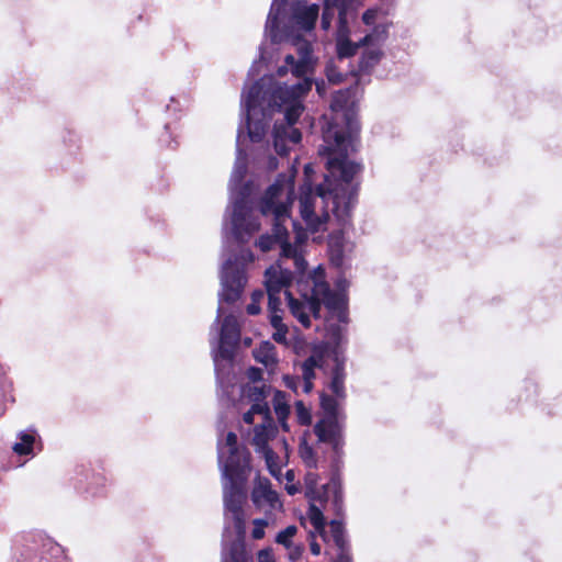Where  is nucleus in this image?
Returning a JSON list of instances; mask_svg holds the SVG:
<instances>
[{"mask_svg":"<svg viewBox=\"0 0 562 562\" xmlns=\"http://www.w3.org/2000/svg\"><path fill=\"white\" fill-rule=\"evenodd\" d=\"M300 457L302 458L304 464L310 469H316L317 468V459L315 456L314 449L304 443L300 447Z\"/></svg>","mask_w":562,"mask_h":562,"instance_id":"32","label":"nucleus"},{"mask_svg":"<svg viewBox=\"0 0 562 562\" xmlns=\"http://www.w3.org/2000/svg\"><path fill=\"white\" fill-rule=\"evenodd\" d=\"M250 472V453L247 450H229L224 473L234 484H245Z\"/></svg>","mask_w":562,"mask_h":562,"instance_id":"5","label":"nucleus"},{"mask_svg":"<svg viewBox=\"0 0 562 562\" xmlns=\"http://www.w3.org/2000/svg\"><path fill=\"white\" fill-rule=\"evenodd\" d=\"M267 526V521L263 519H256L254 521V529L251 531V537L256 540L262 539L265 537V527Z\"/></svg>","mask_w":562,"mask_h":562,"instance_id":"43","label":"nucleus"},{"mask_svg":"<svg viewBox=\"0 0 562 562\" xmlns=\"http://www.w3.org/2000/svg\"><path fill=\"white\" fill-rule=\"evenodd\" d=\"M336 312L338 313L337 316L340 322L347 321L346 305H344V307L341 310H337Z\"/></svg>","mask_w":562,"mask_h":562,"instance_id":"61","label":"nucleus"},{"mask_svg":"<svg viewBox=\"0 0 562 562\" xmlns=\"http://www.w3.org/2000/svg\"><path fill=\"white\" fill-rule=\"evenodd\" d=\"M249 558L241 546L234 544L229 550V562H248Z\"/></svg>","mask_w":562,"mask_h":562,"instance_id":"38","label":"nucleus"},{"mask_svg":"<svg viewBox=\"0 0 562 562\" xmlns=\"http://www.w3.org/2000/svg\"><path fill=\"white\" fill-rule=\"evenodd\" d=\"M330 340L335 344V348L337 349L344 338L342 328L339 325H333L329 329Z\"/></svg>","mask_w":562,"mask_h":562,"instance_id":"45","label":"nucleus"},{"mask_svg":"<svg viewBox=\"0 0 562 562\" xmlns=\"http://www.w3.org/2000/svg\"><path fill=\"white\" fill-rule=\"evenodd\" d=\"M313 358L316 362V368H322L324 363V351L321 349H315L313 353L308 357Z\"/></svg>","mask_w":562,"mask_h":562,"instance_id":"51","label":"nucleus"},{"mask_svg":"<svg viewBox=\"0 0 562 562\" xmlns=\"http://www.w3.org/2000/svg\"><path fill=\"white\" fill-rule=\"evenodd\" d=\"M312 381H313V380H304V386H303V389H304V392H305V393H310V392L312 391V389H313V386H314Z\"/></svg>","mask_w":562,"mask_h":562,"instance_id":"62","label":"nucleus"},{"mask_svg":"<svg viewBox=\"0 0 562 562\" xmlns=\"http://www.w3.org/2000/svg\"><path fill=\"white\" fill-rule=\"evenodd\" d=\"M268 426L266 424L257 425L254 428L252 445L259 450H266L267 462L270 460V454L273 453L272 450L268 447Z\"/></svg>","mask_w":562,"mask_h":562,"instance_id":"23","label":"nucleus"},{"mask_svg":"<svg viewBox=\"0 0 562 562\" xmlns=\"http://www.w3.org/2000/svg\"><path fill=\"white\" fill-rule=\"evenodd\" d=\"M272 99L279 110L282 105H286L284 110V119L288 126H293L302 115L304 106L297 99L294 88H278L272 93Z\"/></svg>","mask_w":562,"mask_h":562,"instance_id":"6","label":"nucleus"},{"mask_svg":"<svg viewBox=\"0 0 562 562\" xmlns=\"http://www.w3.org/2000/svg\"><path fill=\"white\" fill-rule=\"evenodd\" d=\"M346 102H347L346 94H345V93H342V92H338V93H336V94L333 97L330 108H331L334 111L341 110V109L345 106Z\"/></svg>","mask_w":562,"mask_h":562,"instance_id":"46","label":"nucleus"},{"mask_svg":"<svg viewBox=\"0 0 562 562\" xmlns=\"http://www.w3.org/2000/svg\"><path fill=\"white\" fill-rule=\"evenodd\" d=\"M249 411L255 415H262L267 422H271L270 408L267 402H251Z\"/></svg>","mask_w":562,"mask_h":562,"instance_id":"37","label":"nucleus"},{"mask_svg":"<svg viewBox=\"0 0 562 562\" xmlns=\"http://www.w3.org/2000/svg\"><path fill=\"white\" fill-rule=\"evenodd\" d=\"M285 490L289 495H295L299 492V487L296 485H286Z\"/></svg>","mask_w":562,"mask_h":562,"instance_id":"63","label":"nucleus"},{"mask_svg":"<svg viewBox=\"0 0 562 562\" xmlns=\"http://www.w3.org/2000/svg\"><path fill=\"white\" fill-rule=\"evenodd\" d=\"M296 60L297 59L291 54L286 55L284 58L285 64L291 67V70L293 69Z\"/></svg>","mask_w":562,"mask_h":562,"instance_id":"60","label":"nucleus"},{"mask_svg":"<svg viewBox=\"0 0 562 562\" xmlns=\"http://www.w3.org/2000/svg\"><path fill=\"white\" fill-rule=\"evenodd\" d=\"M260 94L261 87L257 83L252 85L247 93L245 106L247 110V114H256L258 109L260 108Z\"/></svg>","mask_w":562,"mask_h":562,"instance_id":"27","label":"nucleus"},{"mask_svg":"<svg viewBox=\"0 0 562 562\" xmlns=\"http://www.w3.org/2000/svg\"><path fill=\"white\" fill-rule=\"evenodd\" d=\"M326 443L331 445V448L336 454V458L333 460V474L329 483L322 485V490L311 488L307 493L312 499L318 501L319 504H324L329 499V492L333 494V505L336 508L337 515L339 516L342 510V491H341V481L339 469L341 464V454L344 447V437H337L334 440H329Z\"/></svg>","mask_w":562,"mask_h":562,"instance_id":"2","label":"nucleus"},{"mask_svg":"<svg viewBox=\"0 0 562 562\" xmlns=\"http://www.w3.org/2000/svg\"><path fill=\"white\" fill-rule=\"evenodd\" d=\"M330 535L338 552H350V546L346 538V530L344 522L338 519H333L329 522Z\"/></svg>","mask_w":562,"mask_h":562,"instance_id":"19","label":"nucleus"},{"mask_svg":"<svg viewBox=\"0 0 562 562\" xmlns=\"http://www.w3.org/2000/svg\"><path fill=\"white\" fill-rule=\"evenodd\" d=\"M319 400L325 414L323 418H339L338 402L334 396L322 393Z\"/></svg>","mask_w":562,"mask_h":562,"instance_id":"28","label":"nucleus"},{"mask_svg":"<svg viewBox=\"0 0 562 562\" xmlns=\"http://www.w3.org/2000/svg\"><path fill=\"white\" fill-rule=\"evenodd\" d=\"M247 378L251 381V382H259L262 380V370L260 368H256V367H250L248 370H247Z\"/></svg>","mask_w":562,"mask_h":562,"instance_id":"48","label":"nucleus"},{"mask_svg":"<svg viewBox=\"0 0 562 562\" xmlns=\"http://www.w3.org/2000/svg\"><path fill=\"white\" fill-rule=\"evenodd\" d=\"M267 293L280 294L282 289L288 285L289 280L280 271L273 268L266 270Z\"/></svg>","mask_w":562,"mask_h":562,"instance_id":"20","label":"nucleus"},{"mask_svg":"<svg viewBox=\"0 0 562 562\" xmlns=\"http://www.w3.org/2000/svg\"><path fill=\"white\" fill-rule=\"evenodd\" d=\"M316 198L312 192H305L300 195V214L308 225L318 223V216L315 213Z\"/></svg>","mask_w":562,"mask_h":562,"instance_id":"15","label":"nucleus"},{"mask_svg":"<svg viewBox=\"0 0 562 562\" xmlns=\"http://www.w3.org/2000/svg\"><path fill=\"white\" fill-rule=\"evenodd\" d=\"M335 562H352V557L350 552H338L337 559Z\"/></svg>","mask_w":562,"mask_h":562,"instance_id":"57","label":"nucleus"},{"mask_svg":"<svg viewBox=\"0 0 562 562\" xmlns=\"http://www.w3.org/2000/svg\"><path fill=\"white\" fill-rule=\"evenodd\" d=\"M246 283L247 276L245 269L231 261L226 262L222 274L223 301L229 304L237 302L243 294Z\"/></svg>","mask_w":562,"mask_h":562,"instance_id":"4","label":"nucleus"},{"mask_svg":"<svg viewBox=\"0 0 562 562\" xmlns=\"http://www.w3.org/2000/svg\"><path fill=\"white\" fill-rule=\"evenodd\" d=\"M282 302L280 294L268 293V310L269 313L283 312L281 308Z\"/></svg>","mask_w":562,"mask_h":562,"instance_id":"42","label":"nucleus"},{"mask_svg":"<svg viewBox=\"0 0 562 562\" xmlns=\"http://www.w3.org/2000/svg\"><path fill=\"white\" fill-rule=\"evenodd\" d=\"M291 314L305 327L311 326L310 314L306 312V303L293 297L292 293L285 292Z\"/></svg>","mask_w":562,"mask_h":562,"instance_id":"18","label":"nucleus"},{"mask_svg":"<svg viewBox=\"0 0 562 562\" xmlns=\"http://www.w3.org/2000/svg\"><path fill=\"white\" fill-rule=\"evenodd\" d=\"M282 314L283 312L270 313V324L274 329L286 327V325L282 322Z\"/></svg>","mask_w":562,"mask_h":562,"instance_id":"49","label":"nucleus"},{"mask_svg":"<svg viewBox=\"0 0 562 562\" xmlns=\"http://www.w3.org/2000/svg\"><path fill=\"white\" fill-rule=\"evenodd\" d=\"M342 260H344L342 250H337V252L333 254L330 257L331 263L336 267H340L342 265Z\"/></svg>","mask_w":562,"mask_h":562,"instance_id":"53","label":"nucleus"},{"mask_svg":"<svg viewBox=\"0 0 562 562\" xmlns=\"http://www.w3.org/2000/svg\"><path fill=\"white\" fill-rule=\"evenodd\" d=\"M306 71H307L306 60H304V59L296 60V63L292 69L293 76L300 78V77H303L306 74Z\"/></svg>","mask_w":562,"mask_h":562,"instance_id":"47","label":"nucleus"},{"mask_svg":"<svg viewBox=\"0 0 562 562\" xmlns=\"http://www.w3.org/2000/svg\"><path fill=\"white\" fill-rule=\"evenodd\" d=\"M269 215H273L272 235L279 240L283 254L288 255V251L291 250V244L285 222L290 217V206L289 204H282L274 212H270Z\"/></svg>","mask_w":562,"mask_h":562,"instance_id":"7","label":"nucleus"},{"mask_svg":"<svg viewBox=\"0 0 562 562\" xmlns=\"http://www.w3.org/2000/svg\"><path fill=\"white\" fill-rule=\"evenodd\" d=\"M297 419L301 425H310L312 416L310 411L304 406L303 402L299 401L295 403Z\"/></svg>","mask_w":562,"mask_h":562,"instance_id":"41","label":"nucleus"},{"mask_svg":"<svg viewBox=\"0 0 562 562\" xmlns=\"http://www.w3.org/2000/svg\"><path fill=\"white\" fill-rule=\"evenodd\" d=\"M254 116L255 114H247L248 134L254 143H259L266 136L268 128L267 122L269 120L266 117L265 113H262V117L258 120H255Z\"/></svg>","mask_w":562,"mask_h":562,"instance_id":"17","label":"nucleus"},{"mask_svg":"<svg viewBox=\"0 0 562 562\" xmlns=\"http://www.w3.org/2000/svg\"><path fill=\"white\" fill-rule=\"evenodd\" d=\"M347 0H324V7L331 10H338L339 21L345 20Z\"/></svg>","mask_w":562,"mask_h":562,"instance_id":"39","label":"nucleus"},{"mask_svg":"<svg viewBox=\"0 0 562 562\" xmlns=\"http://www.w3.org/2000/svg\"><path fill=\"white\" fill-rule=\"evenodd\" d=\"M35 436L33 434L22 432L20 441L13 446V451L19 456H27L33 452Z\"/></svg>","mask_w":562,"mask_h":562,"instance_id":"29","label":"nucleus"},{"mask_svg":"<svg viewBox=\"0 0 562 562\" xmlns=\"http://www.w3.org/2000/svg\"><path fill=\"white\" fill-rule=\"evenodd\" d=\"M316 362L313 358H306L302 363L303 380H313L315 378Z\"/></svg>","mask_w":562,"mask_h":562,"instance_id":"40","label":"nucleus"},{"mask_svg":"<svg viewBox=\"0 0 562 562\" xmlns=\"http://www.w3.org/2000/svg\"><path fill=\"white\" fill-rule=\"evenodd\" d=\"M306 299V308L310 311V313L315 317L318 318L321 316V310H322V297L321 295H316L315 291V284L312 288L311 295Z\"/></svg>","mask_w":562,"mask_h":562,"instance_id":"31","label":"nucleus"},{"mask_svg":"<svg viewBox=\"0 0 562 562\" xmlns=\"http://www.w3.org/2000/svg\"><path fill=\"white\" fill-rule=\"evenodd\" d=\"M243 486L244 484L231 483L229 493L225 496V507L233 514V518L237 527L244 524L243 504L245 495L243 492Z\"/></svg>","mask_w":562,"mask_h":562,"instance_id":"9","label":"nucleus"},{"mask_svg":"<svg viewBox=\"0 0 562 562\" xmlns=\"http://www.w3.org/2000/svg\"><path fill=\"white\" fill-rule=\"evenodd\" d=\"M251 501L258 508L270 507L276 508L280 504L278 493L271 488V483L267 477H258L252 491Z\"/></svg>","mask_w":562,"mask_h":562,"instance_id":"8","label":"nucleus"},{"mask_svg":"<svg viewBox=\"0 0 562 562\" xmlns=\"http://www.w3.org/2000/svg\"><path fill=\"white\" fill-rule=\"evenodd\" d=\"M374 18H375V13L372 11V10H367L363 14H362V21L364 24L367 25H370L373 23L374 21Z\"/></svg>","mask_w":562,"mask_h":562,"instance_id":"56","label":"nucleus"},{"mask_svg":"<svg viewBox=\"0 0 562 562\" xmlns=\"http://www.w3.org/2000/svg\"><path fill=\"white\" fill-rule=\"evenodd\" d=\"M344 426L340 418H322L314 426V432L321 442L341 437Z\"/></svg>","mask_w":562,"mask_h":562,"instance_id":"10","label":"nucleus"},{"mask_svg":"<svg viewBox=\"0 0 562 562\" xmlns=\"http://www.w3.org/2000/svg\"><path fill=\"white\" fill-rule=\"evenodd\" d=\"M269 394V389L267 385L262 384L260 386L254 385L249 386L247 390V397L250 402H267L266 398Z\"/></svg>","mask_w":562,"mask_h":562,"instance_id":"33","label":"nucleus"},{"mask_svg":"<svg viewBox=\"0 0 562 562\" xmlns=\"http://www.w3.org/2000/svg\"><path fill=\"white\" fill-rule=\"evenodd\" d=\"M335 16V10H331L327 7L323 8L321 25L323 30H328L331 25V21Z\"/></svg>","mask_w":562,"mask_h":562,"instance_id":"44","label":"nucleus"},{"mask_svg":"<svg viewBox=\"0 0 562 562\" xmlns=\"http://www.w3.org/2000/svg\"><path fill=\"white\" fill-rule=\"evenodd\" d=\"M289 139L294 144L300 143L302 139V133L300 132V130L292 128L289 134Z\"/></svg>","mask_w":562,"mask_h":562,"instance_id":"54","label":"nucleus"},{"mask_svg":"<svg viewBox=\"0 0 562 562\" xmlns=\"http://www.w3.org/2000/svg\"><path fill=\"white\" fill-rule=\"evenodd\" d=\"M286 133H288L286 125H284L282 123L274 124V126H273V145H274V149H276L277 154L280 156H285V155H288V151H289V149L284 143Z\"/></svg>","mask_w":562,"mask_h":562,"instance_id":"26","label":"nucleus"},{"mask_svg":"<svg viewBox=\"0 0 562 562\" xmlns=\"http://www.w3.org/2000/svg\"><path fill=\"white\" fill-rule=\"evenodd\" d=\"M319 8L317 4L299 7L294 10V20L304 31H312L315 27Z\"/></svg>","mask_w":562,"mask_h":562,"instance_id":"13","label":"nucleus"},{"mask_svg":"<svg viewBox=\"0 0 562 562\" xmlns=\"http://www.w3.org/2000/svg\"><path fill=\"white\" fill-rule=\"evenodd\" d=\"M311 488L318 490L316 486H307L306 493H308ZM306 495H307V497H311L308 494H306ZM310 499L312 502H315L312 498H310ZM308 518H310L311 524L315 528V530L317 532H319V535L324 536L325 526H326L325 517L323 515L322 509L318 506H316L314 503H311V505H310Z\"/></svg>","mask_w":562,"mask_h":562,"instance_id":"22","label":"nucleus"},{"mask_svg":"<svg viewBox=\"0 0 562 562\" xmlns=\"http://www.w3.org/2000/svg\"><path fill=\"white\" fill-rule=\"evenodd\" d=\"M345 122L348 133L335 122L328 123L327 128L323 131L326 146L321 153L328 155L326 169L335 179V183L330 184L329 188L330 193L337 200V203L341 202L349 209L356 204L360 191V182L353 183L352 181L357 175L362 172L363 166L348 159L346 139L350 136L355 122L350 113L345 114Z\"/></svg>","mask_w":562,"mask_h":562,"instance_id":"1","label":"nucleus"},{"mask_svg":"<svg viewBox=\"0 0 562 562\" xmlns=\"http://www.w3.org/2000/svg\"><path fill=\"white\" fill-rule=\"evenodd\" d=\"M254 417H255V414L251 413V411H247L244 415H243V420L248 424V425H252L254 424Z\"/></svg>","mask_w":562,"mask_h":562,"instance_id":"59","label":"nucleus"},{"mask_svg":"<svg viewBox=\"0 0 562 562\" xmlns=\"http://www.w3.org/2000/svg\"><path fill=\"white\" fill-rule=\"evenodd\" d=\"M274 412L279 420H283L290 414V406L284 402V394L277 391L273 400Z\"/></svg>","mask_w":562,"mask_h":562,"instance_id":"30","label":"nucleus"},{"mask_svg":"<svg viewBox=\"0 0 562 562\" xmlns=\"http://www.w3.org/2000/svg\"><path fill=\"white\" fill-rule=\"evenodd\" d=\"M285 381H286V386L292 389L294 387V383H293V379L290 378V376H285Z\"/></svg>","mask_w":562,"mask_h":562,"instance_id":"64","label":"nucleus"},{"mask_svg":"<svg viewBox=\"0 0 562 562\" xmlns=\"http://www.w3.org/2000/svg\"><path fill=\"white\" fill-rule=\"evenodd\" d=\"M263 297L261 290H256L251 294V302L247 305L246 311L249 315H258L261 311L260 301Z\"/></svg>","mask_w":562,"mask_h":562,"instance_id":"35","label":"nucleus"},{"mask_svg":"<svg viewBox=\"0 0 562 562\" xmlns=\"http://www.w3.org/2000/svg\"><path fill=\"white\" fill-rule=\"evenodd\" d=\"M311 537L313 538L310 550L313 555H319L321 554V546L315 541V535L311 532Z\"/></svg>","mask_w":562,"mask_h":562,"instance_id":"55","label":"nucleus"},{"mask_svg":"<svg viewBox=\"0 0 562 562\" xmlns=\"http://www.w3.org/2000/svg\"><path fill=\"white\" fill-rule=\"evenodd\" d=\"M288 327L276 328L272 335L274 341L283 344L286 341Z\"/></svg>","mask_w":562,"mask_h":562,"instance_id":"50","label":"nucleus"},{"mask_svg":"<svg viewBox=\"0 0 562 562\" xmlns=\"http://www.w3.org/2000/svg\"><path fill=\"white\" fill-rule=\"evenodd\" d=\"M373 42V34H367L358 44L350 40L339 41L337 44V55L339 58H349L357 54L360 45H368Z\"/></svg>","mask_w":562,"mask_h":562,"instance_id":"21","label":"nucleus"},{"mask_svg":"<svg viewBox=\"0 0 562 562\" xmlns=\"http://www.w3.org/2000/svg\"><path fill=\"white\" fill-rule=\"evenodd\" d=\"M296 532V526L290 525L277 535L276 542L289 548L291 546V539L295 536Z\"/></svg>","mask_w":562,"mask_h":562,"instance_id":"34","label":"nucleus"},{"mask_svg":"<svg viewBox=\"0 0 562 562\" xmlns=\"http://www.w3.org/2000/svg\"><path fill=\"white\" fill-rule=\"evenodd\" d=\"M283 188L280 183L270 184L265 191L263 196L259 203V211L262 215L267 216L270 212H274L283 203L278 202L279 196L282 194Z\"/></svg>","mask_w":562,"mask_h":562,"instance_id":"14","label":"nucleus"},{"mask_svg":"<svg viewBox=\"0 0 562 562\" xmlns=\"http://www.w3.org/2000/svg\"><path fill=\"white\" fill-rule=\"evenodd\" d=\"M335 357V366L331 370V381H330V390L337 398L346 397L345 390V379H346V370H345V359L340 358L337 351H334Z\"/></svg>","mask_w":562,"mask_h":562,"instance_id":"12","label":"nucleus"},{"mask_svg":"<svg viewBox=\"0 0 562 562\" xmlns=\"http://www.w3.org/2000/svg\"><path fill=\"white\" fill-rule=\"evenodd\" d=\"M232 225L234 236L239 243H247L260 229L258 217L252 214L251 207L244 199L234 203Z\"/></svg>","mask_w":562,"mask_h":562,"instance_id":"3","label":"nucleus"},{"mask_svg":"<svg viewBox=\"0 0 562 562\" xmlns=\"http://www.w3.org/2000/svg\"><path fill=\"white\" fill-rule=\"evenodd\" d=\"M254 358L257 362H260L266 367L276 363L274 346L268 341L263 342L258 349L254 350Z\"/></svg>","mask_w":562,"mask_h":562,"instance_id":"24","label":"nucleus"},{"mask_svg":"<svg viewBox=\"0 0 562 562\" xmlns=\"http://www.w3.org/2000/svg\"><path fill=\"white\" fill-rule=\"evenodd\" d=\"M239 327L233 317H225L221 328V345L236 346L239 341Z\"/></svg>","mask_w":562,"mask_h":562,"instance_id":"16","label":"nucleus"},{"mask_svg":"<svg viewBox=\"0 0 562 562\" xmlns=\"http://www.w3.org/2000/svg\"><path fill=\"white\" fill-rule=\"evenodd\" d=\"M327 77L328 80L334 83H338L342 80V76L334 74V69L327 71Z\"/></svg>","mask_w":562,"mask_h":562,"instance_id":"58","label":"nucleus"},{"mask_svg":"<svg viewBox=\"0 0 562 562\" xmlns=\"http://www.w3.org/2000/svg\"><path fill=\"white\" fill-rule=\"evenodd\" d=\"M382 52L380 49H368L363 52L359 60V69L362 72H370L381 60Z\"/></svg>","mask_w":562,"mask_h":562,"instance_id":"25","label":"nucleus"},{"mask_svg":"<svg viewBox=\"0 0 562 562\" xmlns=\"http://www.w3.org/2000/svg\"><path fill=\"white\" fill-rule=\"evenodd\" d=\"M316 295H321L323 304L327 310L334 312L341 310L346 305L345 299L340 293L331 291L329 284L324 280H315Z\"/></svg>","mask_w":562,"mask_h":562,"instance_id":"11","label":"nucleus"},{"mask_svg":"<svg viewBox=\"0 0 562 562\" xmlns=\"http://www.w3.org/2000/svg\"><path fill=\"white\" fill-rule=\"evenodd\" d=\"M277 244L279 240L272 234L261 235L256 241V246L263 252L271 250Z\"/></svg>","mask_w":562,"mask_h":562,"instance_id":"36","label":"nucleus"},{"mask_svg":"<svg viewBox=\"0 0 562 562\" xmlns=\"http://www.w3.org/2000/svg\"><path fill=\"white\" fill-rule=\"evenodd\" d=\"M226 445L229 447V450L238 449L237 447V436L235 432L229 431L226 436Z\"/></svg>","mask_w":562,"mask_h":562,"instance_id":"52","label":"nucleus"}]
</instances>
